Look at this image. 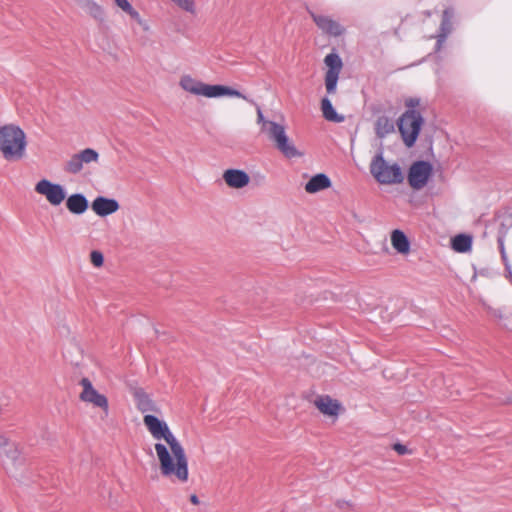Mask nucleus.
<instances>
[{
	"label": "nucleus",
	"instance_id": "5",
	"mask_svg": "<svg viewBox=\"0 0 512 512\" xmlns=\"http://www.w3.org/2000/svg\"><path fill=\"white\" fill-rule=\"evenodd\" d=\"M264 133L275 147L287 158L301 156L286 134L285 127L276 122H264Z\"/></svg>",
	"mask_w": 512,
	"mask_h": 512
},
{
	"label": "nucleus",
	"instance_id": "24",
	"mask_svg": "<svg viewBox=\"0 0 512 512\" xmlns=\"http://www.w3.org/2000/svg\"><path fill=\"white\" fill-rule=\"evenodd\" d=\"M2 455H4L6 459L9 460L13 465L19 463V466H22L23 464L24 460L21 457L18 447L14 443H12L7 449H5Z\"/></svg>",
	"mask_w": 512,
	"mask_h": 512
},
{
	"label": "nucleus",
	"instance_id": "8",
	"mask_svg": "<svg viewBox=\"0 0 512 512\" xmlns=\"http://www.w3.org/2000/svg\"><path fill=\"white\" fill-rule=\"evenodd\" d=\"M35 191L45 196L47 201L53 206L60 205L66 198L64 187L47 179L40 180L35 186Z\"/></svg>",
	"mask_w": 512,
	"mask_h": 512
},
{
	"label": "nucleus",
	"instance_id": "34",
	"mask_svg": "<svg viewBox=\"0 0 512 512\" xmlns=\"http://www.w3.org/2000/svg\"><path fill=\"white\" fill-rule=\"evenodd\" d=\"M257 121L259 124H262V131L264 132V122H271L270 120H266L263 116V113L260 107H257Z\"/></svg>",
	"mask_w": 512,
	"mask_h": 512
},
{
	"label": "nucleus",
	"instance_id": "23",
	"mask_svg": "<svg viewBox=\"0 0 512 512\" xmlns=\"http://www.w3.org/2000/svg\"><path fill=\"white\" fill-rule=\"evenodd\" d=\"M472 237L466 234L456 235L452 239V248L460 253L467 252L471 249Z\"/></svg>",
	"mask_w": 512,
	"mask_h": 512
},
{
	"label": "nucleus",
	"instance_id": "12",
	"mask_svg": "<svg viewBox=\"0 0 512 512\" xmlns=\"http://www.w3.org/2000/svg\"><path fill=\"white\" fill-rule=\"evenodd\" d=\"M91 207L98 216L105 217L115 213L119 209V203L115 199L98 196L93 200Z\"/></svg>",
	"mask_w": 512,
	"mask_h": 512
},
{
	"label": "nucleus",
	"instance_id": "31",
	"mask_svg": "<svg viewBox=\"0 0 512 512\" xmlns=\"http://www.w3.org/2000/svg\"><path fill=\"white\" fill-rule=\"evenodd\" d=\"M420 99L419 98H408L405 101L406 110H416V107L419 106Z\"/></svg>",
	"mask_w": 512,
	"mask_h": 512
},
{
	"label": "nucleus",
	"instance_id": "15",
	"mask_svg": "<svg viewBox=\"0 0 512 512\" xmlns=\"http://www.w3.org/2000/svg\"><path fill=\"white\" fill-rule=\"evenodd\" d=\"M66 207L71 213L80 215L88 209L89 202L84 194L75 193L67 198Z\"/></svg>",
	"mask_w": 512,
	"mask_h": 512
},
{
	"label": "nucleus",
	"instance_id": "4",
	"mask_svg": "<svg viewBox=\"0 0 512 512\" xmlns=\"http://www.w3.org/2000/svg\"><path fill=\"white\" fill-rule=\"evenodd\" d=\"M423 123V116L418 110H406L398 119L399 132L408 148L415 145Z\"/></svg>",
	"mask_w": 512,
	"mask_h": 512
},
{
	"label": "nucleus",
	"instance_id": "37",
	"mask_svg": "<svg viewBox=\"0 0 512 512\" xmlns=\"http://www.w3.org/2000/svg\"><path fill=\"white\" fill-rule=\"evenodd\" d=\"M503 402L507 404H512V395L503 399Z\"/></svg>",
	"mask_w": 512,
	"mask_h": 512
},
{
	"label": "nucleus",
	"instance_id": "13",
	"mask_svg": "<svg viewBox=\"0 0 512 512\" xmlns=\"http://www.w3.org/2000/svg\"><path fill=\"white\" fill-rule=\"evenodd\" d=\"M223 179L229 187L234 189H241L250 182L248 173L240 169H227L223 173Z\"/></svg>",
	"mask_w": 512,
	"mask_h": 512
},
{
	"label": "nucleus",
	"instance_id": "7",
	"mask_svg": "<svg viewBox=\"0 0 512 512\" xmlns=\"http://www.w3.org/2000/svg\"><path fill=\"white\" fill-rule=\"evenodd\" d=\"M324 63L328 67L325 74V86L328 94L336 92L339 74L343 67V62L337 53H329L324 58Z\"/></svg>",
	"mask_w": 512,
	"mask_h": 512
},
{
	"label": "nucleus",
	"instance_id": "14",
	"mask_svg": "<svg viewBox=\"0 0 512 512\" xmlns=\"http://www.w3.org/2000/svg\"><path fill=\"white\" fill-rule=\"evenodd\" d=\"M452 17L453 10L451 8H447L443 11L440 33L437 36L436 50L441 49L442 44L445 42L446 38L452 30Z\"/></svg>",
	"mask_w": 512,
	"mask_h": 512
},
{
	"label": "nucleus",
	"instance_id": "18",
	"mask_svg": "<svg viewBox=\"0 0 512 512\" xmlns=\"http://www.w3.org/2000/svg\"><path fill=\"white\" fill-rule=\"evenodd\" d=\"M136 406L142 413L157 412L158 408L155 402L144 391L135 392Z\"/></svg>",
	"mask_w": 512,
	"mask_h": 512
},
{
	"label": "nucleus",
	"instance_id": "30",
	"mask_svg": "<svg viewBox=\"0 0 512 512\" xmlns=\"http://www.w3.org/2000/svg\"><path fill=\"white\" fill-rule=\"evenodd\" d=\"M183 10L193 13L194 12V2L193 0H172Z\"/></svg>",
	"mask_w": 512,
	"mask_h": 512
},
{
	"label": "nucleus",
	"instance_id": "19",
	"mask_svg": "<svg viewBox=\"0 0 512 512\" xmlns=\"http://www.w3.org/2000/svg\"><path fill=\"white\" fill-rule=\"evenodd\" d=\"M391 243L393 248L401 253L406 254L409 252L410 249V242L407 238V236L402 232L401 230H394L391 234Z\"/></svg>",
	"mask_w": 512,
	"mask_h": 512
},
{
	"label": "nucleus",
	"instance_id": "2",
	"mask_svg": "<svg viewBox=\"0 0 512 512\" xmlns=\"http://www.w3.org/2000/svg\"><path fill=\"white\" fill-rule=\"evenodd\" d=\"M26 146V134L19 126L7 124L0 127V152L6 160L22 159Z\"/></svg>",
	"mask_w": 512,
	"mask_h": 512
},
{
	"label": "nucleus",
	"instance_id": "33",
	"mask_svg": "<svg viewBox=\"0 0 512 512\" xmlns=\"http://www.w3.org/2000/svg\"><path fill=\"white\" fill-rule=\"evenodd\" d=\"M393 449L399 454V455H405L408 453V448L401 444V443H396L393 445Z\"/></svg>",
	"mask_w": 512,
	"mask_h": 512
},
{
	"label": "nucleus",
	"instance_id": "20",
	"mask_svg": "<svg viewBox=\"0 0 512 512\" xmlns=\"http://www.w3.org/2000/svg\"><path fill=\"white\" fill-rule=\"evenodd\" d=\"M394 123L387 116H380L375 122V133L378 138L383 139L394 132Z\"/></svg>",
	"mask_w": 512,
	"mask_h": 512
},
{
	"label": "nucleus",
	"instance_id": "40",
	"mask_svg": "<svg viewBox=\"0 0 512 512\" xmlns=\"http://www.w3.org/2000/svg\"><path fill=\"white\" fill-rule=\"evenodd\" d=\"M71 362H72V363H74V361H73V360H71ZM75 364H76V365H79V361H75Z\"/></svg>",
	"mask_w": 512,
	"mask_h": 512
},
{
	"label": "nucleus",
	"instance_id": "1",
	"mask_svg": "<svg viewBox=\"0 0 512 512\" xmlns=\"http://www.w3.org/2000/svg\"><path fill=\"white\" fill-rule=\"evenodd\" d=\"M143 422L155 440H165L171 449L170 453L166 445L160 442L154 446L160 464L161 475L181 483L187 482L189 476L188 458L183 446L172 433L167 423L151 414H146Z\"/></svg>",
	"mask_w": 512,
	"mask_h": 512
},
{
	"label": "nucleus",
	"instance_id": "39",
	"mask_svg": "<svg viewBox=\"0 0 512 512\" xmlns=\"http://www.w3.org/2000/svg\"><path fill=\"white\" fill-rule=\"evenodd\" d=\"M506 269L508 270V272H509V276H510V278H511V280H512V272L509 270V268H508V266H507V265H506Z\"/></svg>",
	"mask_w": 512,
	"mask_h": 512
},
{
	"label": "nucleus",
	"instance_id": "27",
	"mask_svg": "<svg viewBox=\"0 0 512 512\" xmlns=\"http://www.w3.org/2000/svg\"><path fill=\"white\" fill-rule=\"evenodd\" d=\"M85 10L95 19L103 20L104 12L101 6L95 3L92 0H85L84 2Z\"/></svg>",
	"mask_w": 512,
	"mask_h": 512
},
{
	"label": "nucleus",
	"instance_id": "25",
	"mask_svg": "<svg viewBox=\"0 0 512 512\" xmlns=\"http://www.w3.org/2000/svg\"><path fill=\"white\" fill-rule=\"evenodd\" d=\"M115 4L122 9L125 13H127L132 19L136 20L139 24L142 23L141 16L138 11H136L128 0H114Z\"/></svg>",
	"mask_w": 512,
	"mask_h": 512
},
{
	"label": "nucleus",
	"instance_id": "35",
	"mask_svg": "<svg viewBox=\"0 0 512 512\" xmlns=\"http://www.w3.org/2000/svg\"><path fill=\"white\" fill-rule=\"evenodd\" d=\"M190 501L194 505H198L199 504V498H198V496L196 494H192L190 496Z\"/></svg>",
	"mask_w": 512,
	"mask_h": 512
},
{
	"label": "nucleus",
	"instance_id": "32",
	"mask_svg": "<svg viewBox=\"0 0 512 512\" xmlns=\"http://www.w3.org/2000/svg\"><path fill=\"white\" fill-rule=\"evenodd\" d=\"M12 442L9 441L6 435L0 434V455H2L3 451L7 449Z\"/></svg>",
	"mask_w": 512,
	"mask_h": 512
},
{
	"label": "nucleus",
	"instance_id": "11",
	"mask_svg": "<svg viewBox=\"0 0 512 512\" xmlns=\"http://www.w3.org/2000/svg\"><path fill=\"white\" fill-rule=\"evenodd\" d=\"M310 15L318 28L324 33L334 37H338L344 33L345 29L330 17L319 15L314 12H310Z\"/></svg>",
	"mask_w": 512,
	"mask_h": 512
},
{
	"label": "nucleus",
	"instance_id": "22",
	"mask_svg": "<svg viewBox=\"0 0 512 512\" xmlns=\"http://www.w3.org/2000/svg\"><path fill=\"white\" fill-rule=\"evenodd\" d=\"M180 86L191 94L201 95L204 83L186 75L181 78Z\"/></svg>",
	"mask_w": 512,
	"mask_h": 512
},
{
	"label": "nucleus",
	"instance_id": "6",
	"mask_svg": "<svg viewBox=\"0 0 512 512\" xmlns=\"http://www.w3.org/2000/svg\"><path fill=\"white\" fill-rule=\"evenodd\" d=\"M432 172L433 166L430 162L423 160L414 162L408 172L409 185L415 190L422 189L426 186Z\"/></svg>",
	"mask_w": 512,
	"mask_h": 512
},
{
	"label": "nucleus",
	"instance_id": "26",
	"mask_svg": "<svg viewBox=\"0 0 512 512\" xmlns=\"http://www.w3.org/2000/svg\"><path fill=\"white\" fill-rule=\"evenodd\" d=\"M83 168V163L78 153L74 154L65 164L64 170L70 174H77Z\"/></svg>",
	"mask_w": 512,
	"mask_h": 512
},
{
	"label": "nucleus",
	"instance_id": "9",
	"mask_svg": "<svg viewBox=\"0 0 512 512\" xmlns=\"http://www.w3.org/2000/svg\"><path fill=\"white\" fill-rule=\"evenodd\" d=\"M80 385L83 387V390L80 393L79 398L83 402H87L95 407L101 408L104 411L105 415H108L109 405L107 397L104 394H100L93 387L91 381L88 378H82L80 381Z\"/></svg>",
	"mask_w": 512,
	"mask_h": 512
},
{
	"label": "nucleus",
	"instance_id": "3",
	"mask_svg": "<svg viewBox=\"0 0 512 512\" xmlns=\"http://www.w3.org/2000/svg\"><path fill=\"white\" fill-rule=\"evenodd\" d=\"M369 169L371 175L379 184H400L404 180V175L399 164H389L385 161L382 150L372 158Z\"/></svg>",
	"mask_w": 512,
	"mask_h": 512
},
{
	"label": "nucleus",
	"instance_id": "38",
	"mask_svg": "<svg viewBox=\"0 0 512 512\" xmlns=\"http://www.w3.org/2000/svg\"><path fill=\"white\" fill-rule=\"evenodd\" d=\"M500 246H501L502 258L505 260V259H506V256H505V252H504L503 244L501 243V244H500Z\"/></svg>",
	"mask_w": 512,
	"mask_h": 512
},
{
	"label": "nucleus",
	"instance_id": "17",
	"mask_svg": "<svg viewBox=\"0 0 512 512\" xmlns=\"http://www.w3.org/2000/svg\"><path fill=\"white\" fill-rule=\"evenodd\" d=\"M315 406L319 411L328 416H336L340 405L337 401L332 400L329 396H321L315 400Z\"/></svg>",
	"mask_w": 512,
	"mask_h": 512
},
{
	"label": "nucleus",
	"instance_id": "28",
	"mask_svg": "<svg viewBox=\"0 0 512 512\" xmlns=\"http://www.w3.org/2000/svg\"><path fill=\"white\" fill-rule=\"evenodd\" d=\"M83 164H89L91 162H96L99 158V154L96 150L92 148H86L78 153Z\"/></svg>",
	"mask_w": 512,
	"mask_h": 512
},
{
	"label": "nucleus",
	"instance_id": "21",
	"mask_svg": "<svg viewBox=\"0 0 512 512\" xmlns=\"http://www.w3.org/2000/svg\"><path fill=\"white\" fill-rule=\"evenodd\" d=\"M321 110L323 113V117L328 121H332V122H336V123H340V122L344 121V116L339 115L335 111L331 101L326 97L323 98L321 101Z\"/></svg>",
	"mask_w": 512,
	"mask_h": 512
},
{
	"label": "nucleus",
	"instance_id": "29",
	"mask_svg": "<svg viewBox=\"0 0 512 512\" xmlns=\"http://www.w3.org/2000/svg\"><path fill=\"white\" fill-rule=\"evenodd\" d=\"M90 260L95 267H100L103 265L104 256L100 251L94 250L90 254Z\"/></svg>",
	"mask_w": 512,
	"mask_h": 512
},
{
	"label": "nucleus",
	"instance_id": "10",
	"mask_svg": "<svg viewBox=\"0 0 512 512\" xmlns=\"http://www.w3.org/2000/svg\"><path fill=\"white\" fill-rule=\"evenodd\" d=\"M201 96H205L207 98H218V97H222V96H233V97H238V98H242L252 104H255L253 100L251 99H248V97L246 95H244L242 92L236 90V89H233L231 87H228V86H224V85H209V84H205L204 83V86H203V89H202V93H201Z\"/></svg>",
	"mask_w": 512,
	"mask_h": 512
},
{
	"label": "nucleus",
	"instance_id": "16",
	"mask_svg": "<svg viewBox=\"0 0 512 512\" xmlns=\"http://www.w3.org/2000/svg\"><path fill=\"white\" fill-rule=\"evenodd\" d=\"M330 178L323 173L316 174L310 178L305 185L307 193L314 194L331 186Z\"/></svg>",
	"mask_w": 512,
	"mask_h": 512
},
{
	"label": "nucleus",
	"instance_id": "36",
	"mask_svg": "<svg viewBox=\"0 0 512 512\" xmlns=\"http://www.w3.org/2000/svg\"><path fill=\"white\" fill-rule=\"evenodd\" d=\"M346 505V506H350V504L346 501H337V506L339 508H343V506Z\"/></svg>",
	"mask_w": 512,
	"mask_h": 512
}]
</instances>
